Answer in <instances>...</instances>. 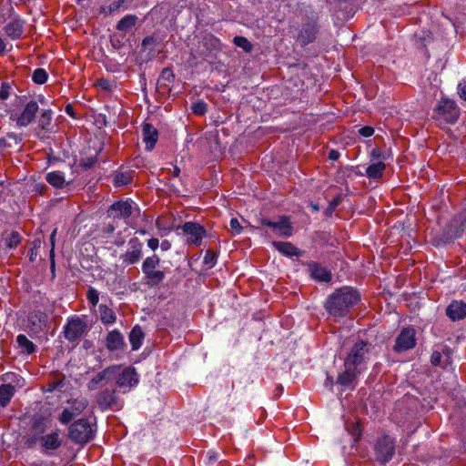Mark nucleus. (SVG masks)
<instances>
[{"mask_svg": "<svg viewBox=\"0 0 466 466\" xmlns=\"http://www.w3.org/2000/svg\"><path fill=\"white\" fill-rule=\"evenodd\" d=\"M372 345L358 340L351 347L344 360V370L339 372L336 383L344 389L353 390L358 376L364 370L372 353Z\"/></svg>", "mask_w": 466, "mask_h": 466, "instance_id": "f257e3e1", "label": "nucleus"}, {"mask_svg": "<svg viewBox=\"0 0 466 466\" xmlns=\"http://www.w3.org/2000/svg\"><path fill=\"white\" fill-rule=\"evenodd\" d=\"M25 444L29 449L39 446L43 453L53 455L54 451L61 447L62 437L57 430L47 432L45 421L41 418L35 417L33 418L31 428L25 437Z\"/></svg>", "mask_w": 466, "mask_h": 466, "instance_id": "f03ea898", "label": "nucleus"}, {"mask_svg": "<svg viewBox=\"0 0 466 466\" xmlns=\"http://www.w3.org/2000/svg\"><path fill=\"white\" fill-rule=\"evenodd\" d=\"M360 299V294L356 289L344 287L337 289L329 297L326 309L329 314L335 317H343Z\"/></svg>", "mask_w": 466, "mask_h": 466, "instance_id": "7ed1b4c3", "label": "nucleus"}, {"mask_svg": "<svg viewBox=\"0 0 466 466\" xmlns=\"http://www.w3.org/2000/svg\"><path fill=\"white\" fill-rule=\"evenodd\" d=\"M160 258L154 254L147 257L142 263L145 284L150 288L158 286L166 278V272L158 269Z\"/></svg>", "mask_w": 466, "mask_h": 466, "instance_id": "20e7f679", "label": "nucleus"}, {"mask_svg": "<svg viewBox=\"0 0 466 466\" xmlns=\"http://www.w3.org/2000/svg\"><path fill=\"white\" fill-rule=\"evenodd\" d=\"M69 437L76 443L88 442L94 437L92 424L87 420H78L69 427Z\"/></svg>", "mask_w": 466, "mask_h": 466, "instance_id": "39448f33", "label": "nucleus"}, {"mask_svg": "<svg viewBox=\"0 0 466 466\" xmlns=\"http://www.w3.org/2000/svg\"><path fill=\"white\" fill-rule=\"evenodd\" d=\"M88 330L87 323L79 317H74L67 320L64 326L65 338L70 341L80 339Z\"/></svg>", "mask_w": 466, "mask_h": 466, "instance_id": "423d86ee", "label": "nucleus"}, {"mask_svg": "<svg viewBox=\"0 0 466 466\" xmlns=\"http://www.w3.org/2000/svg\"><path fill=\"white\" fill-rule=\"evenodd\" d=\"M114 380H116L117 387L129 390L138 383V377L134 368L117 366Z\"/></svg>", "mask_w": 466, "mask_h": 466, "instance_id": "0eeeda50", "label": "nucleus"}, {"mask_svg": "<svg viewBox=\"0 0 466 466\" xmlns=\"http://www.w3.org/2000/svg\"><path fill=\"white\" fill-rule=\"evenodd\" d=\"M395 451V442L390 436H382L378 439L376 444L377 459L381 462H387L391 460Z\"/></svg>", "mask_w": 466, "mask_h": 466, "instance_id": "6e6552de", "label": "nucleus"}, {"mask_svg": "<svg viewBox=\"0 0 466 466\" xmlns=\"http://www.w3.org/2000/svg\"><path fill=\"white\" fill-rule=\"evenodd\" d=\"M96 403L101 410H120L122 407L116 391L109 389L102 390L96 396Z\"/></svg>", "mask_w": 466, "mask_h": 466, "instance_id": "1a4fd4ad", "label": "nucleus"}, {"mask_svg": "<svg viewBox=\"0 0 466 466\" xmlns=\"http://www.w3.org/2000/svg\"><path fill=\"white\" fill-rule=\"evenodd\" d=\"M143 244L137 238H133L128 241L127 251L120 256L122 263L129 266L137 263L142 258Z\"/></svg>", "mask_w": 466, "mask_h": 466, "instance_id": "9d476101", "label": "nucleus"}, {"mask_svg": "<svg viewBox=\"0 0 466 466\" xmlns=\"http://www.w3.org/2000/svg\"><path fill=\"white\" fill-rule=\"evenodd\" d=\"M117 371V366H110L104 370L96 373L94 377L88 381L87 389L89 390H96L98 388L104 387L107 385L109 382L114 380V376Z\"/></svg>", "mask_w": 466, "mask_h": 466, "instance_id": "9b49d317", "label": "nucleus"}, {"mask_svg": "<svg viewBox=\"0 0 466 466\" xmlns=\"http://www.w3.org/2000/svg\"><path fill=\"white\" fill-rule=\"evenodd\" d=\"M177 229H181L184 234L188 236L187 241L194 245H199L206 235L205 228L195 222H186L183 226L178 227Z\"/></svg>", "mask_w": 466, "mask_h": 466, "instance_id": "f8f14e48", "label": "nucleus"}, {"mask_svg": "<svg viewBox=\"0 0 466 466\" xmlns=\"http://www.w3.org/2000/svg\"><path fill=\"white\" fill-rule=\"evenodd\" d=\"M415 330L412 328H404L396 338L394 350L402 352L415 346Z\"/></svg>", "mask_w": 466, "mask_h": 466, "instance_id": "ddd939ff", "label": "nucleus"}, {"mask_svg": "<svg viewBox=\"0 0 466 466\" xmlns=\"http://www.w3.org/2000/svg\"><path fill=\"white\" fill-rule=\"evenodd\" d=\"M133 205L131 200L116 202L108 208L107 215L114 219H126L131 216Z\"/></svg>", "mask_w": 466, "mask_h": 466, "instance_id": "4468645a", "label": "nucleus"}, {"mask_svg": "<svg viewBox=\"0 0 466 466\" xmlns=\"http://www.w3.org/2000/svg\"><path fill=\"white\" fill-rule=\"evenodd\" d=\"M466 231V212L456 216L447 226L446 237L452 239L460 237Z\"/></svg>", "mask_w": 466, "mask_h": 466, "instance_id": "2eb2a0df", "label": "nucleus"}, {"mask_svg": "<svg viewBox=\"0 0 466 466\" xmlns=\"http://www.w3.org/2000/svg\"><path fill=\"white\" fill-rule=\"evenodd\" d=\"M446 315L452 320H461L466 318V303L462 300H453L446 308Z\"/></svg>", "mask_w": 466, "mask_h": 466, "instance_id": "dca6fc26", "label": "nucleus"}, {"mask_svg": "<svg viewBox=\"0 0 466 466\" xmlns=\"http://www.w3.org/2000/svg\"><path fill=\"white\" fill-rule=\"evenodd\" d=\"M143 141L146 143V149L151 151L157 140L158 131L149 123H144L142 127Z\"/></svg>", "mask_w": 466, "mask_h": 466, "instance_id": "f3484780", "label": "nucleus"}, {"mask_svg": "<svg viewBox=\"0 0 466 466\" xmlns=\"http://www.w3.org/2000/svg\"><path fill=\"white\" fill-rule=\"evenodd\" d=\"M101 148L99 142H94L92 148L89 147L87 149H85L83 157L80 158V165L86 168L93 167L96 162L97 156L101 151Z\"/></svg>", "mask_w": 466, "mask_h": 466, "instance_id": "a211bd4d", "label": "nucleus"}, {"mask_svg": "<svg viewBox=\"0 0 466 466\" xmlns=\"http://www.w3.org/2000/svg\"><path fill=\"white\" fill-rule=\"evenodd\" d=\"M4 30L8 37L17 39L23 35L24 23L20 18L15 17L5 25Z\"/></svg>", "mask_w": 466, "mask_h": 466, "instance_id": "6ab92c4d", "label": "nucleus"}, {"mask_svg": "<svg viewBox=\"0 0 466 466\" xmlns=\"http://www.w3.org/2000/svg\"><path fill=\"white\" fill-rule=\"evenodd\" d=\"M435 110L439 115H450L451 116H459L460 115L456 103L449 98H441Z\"/></svg>", "mask_w": 466, "mask_h": 466, "instance_id": "aec40b11", "label": "nucleus"}, {"mask_svg": "<svg viewBox=\"0 0 466 466\" xmlns=\"http://www.w3.org/2000/svg\"><path fill=\"white\" fill-rule=\"evenodd\" d=\"M124 345V337L118 330H112L106 335V346L110 351L120 350Z\"/></svg>", "mask_w": 466, "mask_h": 466, "instance_id": "412c9836", "label": "nucleus"}, {"mask_svg": "<svg viewBox=\"0 0 466 466\" xmlns=\"http://www.w3.org/2000/svg\"><path fill=\"white\" fill-rule=\"evenodd\" d=\"M310 276L319 281L329 282L331 279V274L327 268L320 266L318 263H311L309 266Z\"/></svg>", "mask_w": 466, "mask_h": 466, "instance_id": "4be33fe9", "label": "nucleus"}, {"mask_svg": "<svg viewBox=\"0 0 466 466\" xmlns=\"http://www.w3.org/2000/svg\"><path fill=\"white\" fill-rule=\"evenodd\" d=\"M271 228L279 236L290 237L292 235V226L287 217H282L279 221H274Z\"/></svg>", "mask_w": 466, "mask_h": 466, "instance_id": "5701e85b", "label": "nucleus"}, {"mask_svg": "<svg viewBox=\"0 0 466 466\" xmlns=\"http://www.w3.org/2000/svg\"><path fill=\"white\" fill-rule=\"evenodd\" d=\"M317 33L318 28L315 25H307L301 29L299 39L303 45H308L314 41Z\"/></svg>", "mask_w": 466, "mask_h": 466, "instance_id": "b1692460", "label": "nucleus"}, {"mask_svg": "<svg viewBox=\"0 0 466 466\" xmlns=\"http://www.w3.org/2000/svg\"><path fill=\"white\" fill-rule=\"evenodd\" d=\"M386 165L382 161L374 162L366 168V176L370 179H379L383 176Z\"/></svg>", "mask_w": 466, "mask_h": 466, "instance_id": "393cba45", "label": "nucleus"}, {"mask_svg": "<svg viewBox=\"0 0 466 466\" xmlns=\"http://www.w3.org/2000/svg\"><path fill=\"white\" fill-rule=\"evenodd\" d=\"M15 388L11 384H2L0 386V405L5 407L13 398Z\"/></svg>", "mask_w": 466, "mask_h": 466, "instance_id": "a878e982", "label": "nucleus"}, {"mask_svg": "<svg viewBox=\"0 0 466 466\" xmlns=\"http://www.w3.org/2000/svg\"><path fill=\"white\" fill-rule=\"evenodd\" d=\"M144 333L142 329L139 326H135L130 334H129V341L133 350H137L143 342Z\"/></svg>", "mask_w": 466, "mask_h": 466, "instance_id": "bb28decb", "label": "nucleus"}, {"mask_svg": "<svg viewBox=\"0 0 466 466\" xmlns=\"http://www.w3.org/2000/svg\"><path fill=\"white\" fill-rule=\"evenodd\" d=\"M137 20L138 18L136 15H127L117 23L116 29L127 33L136 25Z\"/></svg>", "mask_w": 466, "mask_h": 466, "instance_id": "cd10ccee", "label": "nucleus"}, {"mask_svg": "<svg viewBox=\"0 0 466 466\" xmlns=\"http://www.w3.org/2000/svg\"><path fill=\"white\" fill-rule=\"evenodd\" d=\"M274 247L283 255L293 257L299 256V250L289 242H273Z\"/></svg>", "mask_w": 466, "mask_h": 466, "instance_id": "c85d7f7f", "label": "nucleus"}, {"mask_svg": "<svg viewBox=\"0 0 466 466\" xmlns=\"http://www.w3.org/2000/svg\"><path fill=\"white\" fill-rule=\"evenodd\" d=\"M46 181L55 187H62L66 182L63 172L52 171L46 174Z\"/></svg>", "mask_w": 466, "mask_h": 466, "instance_id": "c756f323", "label": "nucleus"}, {"mask_svg": "<svg viewBox=\"0 0 466 466\" xmlns=\"http://www.w3.org/2000/svg\"><path fill=\"white\" fill-rule=\"evenodd\" d=\"M100 319L104 324H112L116 322V316L115 312L107 306H99Z\"/></svg>", "mask_w": 466, "mask_h": 466, "instance_id": "7c9ffc66", "label": "nucleus"}, {"mask_svg": "<svg viewBox=\"0 0 466 466\" xmlns=\"http://www.w3.org/2000/svg\"><path fill=\"white\" fill-rule=\"evenodd\" d=\"M68 404L69 409L73 411L75 416H77L87 407L88 401L85 398L75 399L69 401Z\"/></svg>", "mask_w": 466, "mask_h": 466, "instance_id": "2f4dec72", "label": "nucleus"}, {"mask_svg": "<svg viewBox=\"0 0 466 466\" xmlns=\"http://www.w3.org/2000/svg\"><path fill=\"white\" fill-rule=\"evenodd\" d=\"M16 342L19 347L22 348L27 354H31L35 350V346L34 343L29 340L24 334H19L16 337Z\"/></svg>", "mask_w": 466, "mask_h": 466, "instance_id": "473e14b6", "label": "nucleus"}, {"mask_svg": "<svg viewBox=\"0 0 466 466\" xmlns=\"http://www.w3.org/2000/svg\"><path fill=\"white\" fill-rule=\"evenodd\" d=\"M15 92V85L13 82L4 81L0 83V100H7Z\"/></svg>", "mask_w": 466, "mask_h": 466, "instance_id": "72a5a7b5", "label": "nucleus"}, {"mask_svg": "<svg viewBox=\"0 0 466 466\" xmlns=\"http://www.w3.org/2000/svg\"><path fill=\"white\" fill-rule=\"evenodd\" d=\"M174 78L175 75L173 71L169 68H164L158 78V83L160 85L168 86L170 83L173 82Z\"/></svg>", "mask_w": 466, "mask_h": 466, "instance_id": "f704fd0d", "label": "nucleus"}, {"mask_svg": "<svg viewBox=\"0 0 466 466\" xmlns=\"http://www.w3.org/2000/svg\"><path fill=\"white\" fill-rule=\"evenodd\" d=\"M21 241V236L16 231H12L5 239V246L14 248L18 246Z\"/></svg>", "mask_w": 466, "mask_h": 466, "instance_id": "c9c22d12", "label": "nucleus"}, {"mask_svg": "<svg viewBox=\"0 0 466 466\" xmlns=\"http://www.w3.org/2000/svg\"><path fill=\"white\" fill-rule=\"evenodd\" d=\"M390 154L386 151L381 150L379 147H375L370 152V160L374 162L385 161L389 158Z\"/></svg>", "mask_w": 466, "mask_h": 466, "instance_id": "e433bc0d", "label": "nucleus"}, {"mask_svg": "<svg viewBox=\"0 0 466 466\" xmlns=\"http://www.w3.org/2000/svg\"><path fill=\"white\" fill-rule=\"evenodd\" d=\"M233 43L242 48L245 52H250L253 48L252 44L244 36H235Z\"/></svg>", "mask_w": 466, "mask_h": 466, "instance_id": "4c0bfd02", "label": "nucleus"}, {"mask_svg": "<svg viewBox=\"0 0 466 466\" xmlns=\"http://www.w3.org/2000/svg\"><path fill=\"white\" fill-rule=\"evenodd\" d=\"M47 73L43 68H37L34 71L32 79L35 84L42 85L46 82L47 80Z\"/></svg>", "mask_w": 466, "mask_h": 466, "instance_id": "58836bf2", "label": "nucleus"}, {"mask_svg": "<svg viewBox=\"0 0 466 466\" xmlns=\"http://www.w3.org/2000/svg\"><path fill=\"white\" fill-rule=\"evenodd\" d=\"M39 106L35 101H30L25 106L22 116H35L38 112Z\"/></svg>", "mask_w": 466, "mask_h": 466, "instance_id": "ea45409f", "label": "nucleus"}, {"mask_svg": "<svg viewBox=\"0 0 466 466\" xmlns=\"http://www.w3.org/2000/svg\"><path fill=\"white\" fill-rule=\"evenodd\" d=\"M191 110L195 115H204L207 112V104L202 100H198L191 105Z\"/></svg>", "mask_w": 466, "mask_h": 466, "instance_id": "a19ab883", "label": "nucleus"}, {"mask_svg": "<svg viewBox=\"0 0 466 466\" xmlns=\"http://www.w3.org/2000/svg\"><path fill=\"white\" fill-rule=\"evenodd\" d=\"M76 417L73 411L69 409V407H66L64 409L62 413L59 416V421L62 424H67L69 423L73 418Z\"/></svg>", "mask_w": 466, "mask_h": 466, "instance_id": "79ce46f5", "label": "nucleus"}, {"mask_svg": "<svg viewBox=\"0 0 466 466\" xmlns=\"http://www.w3.org/2000/svg\"><path fill=\"white\" fill-rule=\"evenodd\" d=\"M204 264L208 268H212L217 262V255L212 250H208L204 256Z\"/></svg>", "mask_w": 466, "mask_h": 466, "instance_id": "37998d69", "label": "nucleus"}, {"mask_svg": "<svg viewBox=\"0 0 466 466\" xmlns=\"http://www.w3.org/2000/svg\"><path fill=\"white\" fill-rule=\"evenodd\" d=\"M88 301L92 304V306H96L99 300L98 291L94 288H89L86 294Z\"/></svg>", "mask_w": 466, "mask_h": 466, "instance_id": "c03bdc74", "label": "nucleus"}, {"mask_svg": "<svg viewBox=\"0 0 466 466\" xmlns=\"http://www.w3.org/2000/svg\"><path fill=\"white\" fill-rule=\"evenodd\" d=\"M436 125L441 128H447L448 126H452L456 123L458 118H434Z\"/></svg>", "mask_w": 466, "mask_h": 466, "instance_id": "a18cd8bd", "label": "nucleus"}, {"mask_svg": "<svg viewBox=\"0 0 466 466\" xmlns=\"http://www.w3.org/2000/svg\"><path fill=\"white\" fill-rule=\"evenodd\" d=\"M114 181L116 186H125L130 182V177L124 173H120L115 177Z\"/></svg>", "mask_w": 466, "mask_h": 466, "instance_id": "49530a36", "label": "nucleus"}, {"mask_svg": "<svg viewBox=\"0 0 466 466\" xmlns=\"http://www.w3.org/2000/svg\"><path fill=\"white\" fill-rule=\"evenodd\" d=\"M230 230L234 235L240 234L242 231V227L238 218H231L229 222Z\"/></svg>", "mask_w": 466, "mask_h": 466, "instance_id": "de8ad7c7", "label": "nucleus"}, {"mask_svg": "<svg viewBox=\"0 0 466 466\" xmlns=\"http://www.w3.org/2000/svg\"><path fill=\"white\" fill-rule=\"evenodd\" d=\"M359 134L364 137H370L374 134V128L372 127H363L359 129Z\"/></svg>", "mask_w": 466, "mask_h": 466, "instance_id": "09e8293b", "label": "nucleus"}, {"mask_svg": "<svg viewBox=\"0 0 466 466\" xmlns=\"http://www.w3.org/2000/svg\"><path fill=\"white\" fill-rule=\"evenodd\" d=\"M442 355L439 351H434L431 357V362L433 366L441 365Z\"/></svg>", "mask_w": 466, "mask_h": 466, "instance_id": "8fccbe9b", "label": "nucleus"}, {"mask_svg": "<svg viewBox=\"0 0 466 466\" xmlns=\"http://www.w3.org/2000/svg\"><path fill=\"white\" fill-rule=\"evenodd\" d=\"M458 94L461 96V98L466 101V79L459 84Z\"/></svg>", "mask_w": 466, "mask_h": 466, "instance_id": "3c124183", "label": "nucleus"}, {"mask_svg": "<svg viewBox=\"0 0 466 466\" xmlns=\"http://www.w3.org/2000/svg\"><path fill=\"white\" fill-rule=\"evenodd\" d=\"M339 198H334L329 204V207L327 208L326 209V213L327 215H331L333 213V211L335 210V208H337V206L339 205Z\"/></svg>", "mask_w": 466, "mask_h": 466, "instance_id": "603ef678", "label": "nucleus"}, {"mask_svg": "<svg viewBox=\"0 0 466 466\" xmlns=\"http://www.w3.org/2000/svg\"><path fill=\"white\" fill-rule=\"evenodd\" d=\"M126 0H116L114 1L108 7L109 13H114L117 11L121 5L125 3Z\"/></svg>", "mask_w": 466, "mask_h": 466, "instance_id": "864d4df0", "label": "nucleus"}, {"mask_svg": "<svg viewBox=\"0 0 466 466\" xmlns=\"http://www.w3.org/2000/svg\"><path fill=\"white\" fill-rule=\"evenodd\" d=\"M34 118H13L15 120V125L18 127L28 126Z\"/></svg>", "mask_w": 466, "mask_h": 466, "instance_id": "5fc2aeb1", "label": "nucleus"}, {"mask_svg": "<svg viewBox=\"0 0 466 466\" xmlns=\"http://www.w3.org/2000/svg\"><path fill=\"white\" fill-rule=\"evenodd\" d=\"M147 246L152 249L156 250L159 246V241L157 238H150L147 240Z\"/></svg>", "mask_w": 466, "mask_h": 466, "instance_id": "6e6d98bb", "label": "nucleus"}, {"mask_svg": "<svg viewBox=\"0 0 466 466\" xmlns=\"http://www.w3.org/2000/svg\"><path fill=\"white\" fill-rule=\"evenodd\" d=\"M98 86L105 90H109L111 88V83L106 79H100Z\"/></svg>", "mask_w": 466, "mask_h": 466, "instance_id": "4d7b16f0", "label": "nucleus"}, {"mask_svg": "<svg viewBox=\"0 0 466 466\" xmlns=\"http://www.w3.org/2000/svg\"><path fill=\"white\" fill-rule=\"evenodd\" d=\"M339 152L338 150H335V149H331L329 152V158L332 161H336L339 158Z\"/></svg>", "mask_w": 466, "mask_h": 466, "instance_id": "13d9d810", "label": "nucleus"}, {"mask_svg": "<svg viewBox=\"0 0 466 466\" xmlns=\"http://www.w3.org/2000/svg\"><path fill=\"white\" fill-rule=\"evenodd\" d=\"M210 40H211V44L212 46L217 48V49H220L221 48V43L219 41V39L216 38V37H213V36H210Z\"/></svg>", "mask_w": 466, "mask_h": 466, "instance_id": "bf43d9fd", "label": "nucleus"}, {"mask_svg": "<svg viewBox=\"0 0 466 466\" xmlns=\"http://www.w3.org/2000/svg\"><path fill=\"white\" fill-rule=\"evenodd\" d=\"M62 387H63V381L59 380V381L56 382L55 385L48 388V391H53L55 390H61Z\"/></svg>", "mask_w": 466, "mask_h": 466, "instance_id": "052dcab7", "label": "nucleus"}, {"mask_svg": "<svg viewBox=\"0 0 466 466\" xmlns=\"http://www.w3.org/2000/svg\"><path fill=\"white\" fill-rule=\"evenodd\" d=\"M333 384H334V380H333L332 377L328 376L326 379V381H325L326 387L332 389Z\"/></svg>", "mask_w": 466, "mask_h": 466, "instance_id": "680f3d73", "label": "nucleus"}, {"mask_svg": "<svg viewBox=\"0 0 466 466\" xmlns=\"http://www.w3.org/2000/svg\"><path fill=\"white\" fill-rule=\"evenodd\" d=\"M53 114H55V112L52 109H50V108L44 109L43 112L41 113V116H43V117L50 116Z\"/></svg>", "mask_w": 466, "mask_h": 466, "instance_id": "e2e57ef3", "label": "nucleus"}, {"mask_svg": "<svg viewBox=\"0 0 466 466\" xmlns=\"http://www.w3.org/2000/svg\"><path fill=\"white\" fill-rule=\"evenodd\" d=\"M273 222H274V221H271V220L267 219V218H263V219L261 220V224H262L263 226H267V227H269V228H272Z\"/></svg>", "mask_w": 466, "mask_h": 466, "instance_id": "0e129e2a", "label": "nucleus"}, {"mask_svg": "<svg viewBox=\"0 0 466 466\" xmlns=\"http://www.w3.org/2000/svg\"><path fill=\"white\" fill-rule=\"evenodd\" d=\"M6 45L5 41L0 37V55L4 54L5 51Z\"/></svg>", "mask_w": 466, "mask_h": 466, "instance_id": "69168bd1", "label": "nucleus"}, {"mask_svg": "<svg viewBox=\"0 0 466 466\" xmlns=\"http://www.w3.org/2000/svg\"><path fill=\"white\" fill-rule=\"evenodd\" d=\"M66 112L71 116L74 115L73 106L70 104L66 105Z\"/></svg>", "mask_w": 466, "mask_h": 466, "instance_id": "338daca9", "label": "nucleus"}, {"mask_svg": "<svg viewBox=\"0 0 466 466\" xmlns=\"http://www.w3.org/2000/svg\"><path fill=\"white\" fill-rule=\"evenodd\" d=\"M169 247H170V244H169V242H168V241H167V240H166V241H163V242L161 243V248H162L163 250H167V249L169 248Z\"/></svg>", "mask_w": 466, "mask_h": 466, "instance_id": "774afa93", "label": "nucleus"}]
</instances>
